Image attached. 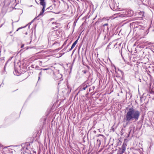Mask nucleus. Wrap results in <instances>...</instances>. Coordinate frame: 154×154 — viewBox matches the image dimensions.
<instances>
[{
    "instance_id": "33",
    "label": "nucleus",
    "mask_w": 154,
    "mask_h": 154,
    "mask_svg": "<svg viewBox=\"0 0 154 154\" xmlns=\"http://www.w3.org/2000/svg\"><path fill=\"white\" fill-rule=\"evenodd\" d=\"M116 45V44L114 45V46H115V45Z\"/></svg>"
},
{
    "instance_id": "27",
    "label": "nucleus",
    "mask_w": 154,
    "mask_h": 154,
    "mask_svg": "<svg viewBox=\"0 0 154 154\" xmlns=\"http://www.w3.org/2000/svg\"><path fill=\"white\" fill-rule=\"evenodd\" d=\"M25 34L26 35H27V32H26V33H25Z\"/></svg>"
},
{
    "instance_id": "11",
    "label": "nucleus",
    "mask_w": 154,
    "mask_h": 154,
    "mask_svg": "<svg viewBox=\"0 0 154 154\" xmlns=\"http://www.w3.org/2000/svg\"><path fill=\"white\" fill-rule=\"evenodd\" d=\"M53 9V7H52V6H51L47 8V10H52Z\"/></svg>"
},
{
    "instance_id": "10",
    "label": "nucleus",
    "mask_w": 154,
    "mask_h": 154,
    "mask_svg": "<svg viewBox=\"0 0 154 154\" xmlns=\"http://www.w3.org/2000/svg\"><path fill=\"white\" fill-rule=\"evenodd\" d=\"M97 143L98 145L99 146L101 144V141L100 140H99L98 139L97 140Z\"/></svg>"
},
{
    "instance_id": "22",
    "label": "nucleus",
    "mask_w": 154,
    "mask_h": 154,
    "mask_svg": "<svg viewBox=\"0 0 154 154\" xmlns=\"http://www.w3.org/2000/svg\"><path fill=\"white\" fill-rule=\"evenodd\" d=\"M69 44H68L66 46V49L68 47V46H69Z\"/></svg>"
},
{
    "instance_id": "34",
    "label": "nucleus",
    "mask_w": 154,
    "mask_h": 154,
    "mask_svg": "<svg viewBox=\"0 0 154 154\" xmlns=\"http://www.w3.org/2000/svg\"><path fill=\"white\" fill-rule=\"evenodd\" d=\"M110 43L109 44V45H108V46H109L110 45Z\"/></svg>"
},
{
    "instance_id": "36",
    "label": "nucleus",
    "mask_w": 154,
    "mask_h": 154,
    "mask_svg": "<svg viewBox=\"0 0 154 154\" xmlns=\"http://www.w3.org/2000/svg\"><path fill=\"white\" fill-rule=\"evenodd\" d=\"M96 131H94V132H95Z\"/></svg>"
},
{
    "instance_id": "31",
    "label": "nucleus",
    "mask_w": 154,
    "mask_h": 154,
    "mask_svg": "<svg viewBox=\"0 0 154 154\" xmlns=\"http://www.w3.org/2000/svg\"><path fill=\"white\" fill-rule=\"evenodd\" d=\"M33 20H32L31 22V23H32V22H33Z\"/></svg>"
},
{
    "instance_id": "7",
    "label": "nucleus",
    "mask_w": 154,
    "mask_h": 154,
    "mask_svg": "<svg viewBox=\"0 0 154 154\" xmlns=\"http://www.w3.org/2000/svg\"><path fill=\"white\" fill-rule=\"evenodd\" d=\"M62 77V75L59 73H57L54 75V78L55 80H57L60 79Z\"/></svg>"
},
{
    "instance_id": "13",
    "label": "nucleus",
    "mask_w": 154,
    "mask_h": 154,
    "mask_svg": "<svg viewBox=\"0 0 154 154\" xmlns=\"http://www.w3.org/2000/svg\"><path fill=\"white\" fill-rule=\"evenodd\" d=\"M49 10H47V8L45 10V11H46V12H45L44 13V14H46L47 12H52V11H49Z\"/></svg>"
},
{
    "instance_id": "28",
    "label": "nucleus",
    "mask_w": 154,
    "mask_h": 154,
    "mask_svg": "<svg viewBox=\"0 0 154 154\" xmlns=\"http://www.w3.org/2000/svg\"><path fill=\"white\" fill-rule=\"evenodd\" d=\"M61 49V48H58V50H60Z\"/></svg>"
},
{
    "instance_id": "17",
    "label": "nucleus",
    "mask_w": 154,
    "mask_h": 154,
    "mask_svg": "<svg viewBox=\"0 0 154 154\" xmlns=\"http://www.w3.org/2000/svg\"><path fill=\"white\" fill-rule=\"evenodd\" d=\"M49 69V68H45V69H42V70H48Z\"/></svg>"
},
{
    "instance_id": "6",
    "label": "nucleus",
    "mask_w": 154,
    "mask_h": 154,
    "mask_svg": "<svg viewBox=\"0 0 154 154\" xmlns=\"http://www.w3.org/2000/svg\"><path fill=\"white\" fill-rule=\"evenodd\" d=\"M108 26V24L107 23H105V24L103 25V26L104 27V28H103V30L104 32L105 31L107 32H108L109 28Z\"/></svg>"
},
{
    "instance_id": "30",
    "label": "nucleus",
    "mask_w": 154,
    "mask_h": 154,
    "mask_svg": "<svg viewBox=\"0 0 154 154\" xmlns=\"http://www.w3.org/2000/svg\"><path fill=\"white\" fill-rule=\"evenodd\" d=\"M33 20H32L31 22V23H32V22H33Z\"/></svg>"
},
{
    "instance_id": "1",
    "label": "nucleus",
    "mask_w": 154,
    "mask_h": 154,
    "mask_svg": "<svg viewBox=\"0 0 154 154\" xmlns=\"http://www.w3.org/2000/svg\"><path fill=\"white\" fill-rule=\"evenodd\" d=\"M140 116V112L139 111L133 107H130L127 109L123 120L127 123L133 121L136 122L138 120Z\"/></svg>"
},
{
    "instance_id": "37",
    "label": "nucleus",
    "mask_w": 154,
    "mask_h": 154,
    "mask_svg": "<svg viewBox=\"0 0 154 154\" xmlns=\"http://www.w3.org/2000/svg\"><path fill=\"white\" fill-rule=\"evenodd\" d=\"M96 131H94V132H95Z\"/></svg>"
},
{
    "instance_id": "24",
    "label": "nucleus",
    "mask_w": 154,
    "mask_h": 154,
    "mask_svg": "<svg viewBox=\"0 0 154 154\" xmlns=\"http://www.w3.org/2000/svg\"><path fill=\"white\" fill-rule=\"evenodd\" d=\"M131 128L130 129V131H129V133H130L131 132Z\"/></svg>"
},
{
    "instance_id": "21",
    "label": "nucleus",
    "mask_w": 154,
    "mask_h": 154,
    "mask_svg": "<svg viewBox=\"0 0 154 154\" xmlns=\"http://www.w3.org/2000/svg\"><path fill=\"white\" fill-rule=\"evenodd\" d=\"M57 43V42H54V43H53L52 45V46L54 45H55V44Z\"/></svg>"
},
{
    "instance_id": "20",
    "label": "nucleus",
    "mask_w": 154,
    "mask_h": 154,
    "mask_svg": "<svg viewBox=\"0 0 154 154\" xmlns=\"http://www.w3.org/2000/svg\"><path fill=\"white\" fill-rule=\"evenodd\" d=\"M24 44H22L21 46V48H23L24 47Z\"/></svg>"
},
{
    "instance_id": "35",
    "label": "nucleus",
    "mask_w": 154,
    "mask_h": 154,
    "mask_svg": "<svg viewBox=\"0 0 154 154\" xmlns=\"http://www.w3.org/2000/svg\"><path fill=\"white\" fill-rule=\"evenodd\" d=\"M11 33V32H10V33Z\"/></svg>"
},
{
    "instance_id": "3",
    "label": "nucleus",
    "mask_w": 154,
    "mask_h": 154,
    "mask_svg": "<svg viewBox=\"0 0 154 154\" xmlns=\"http://www.w3.org/2000/svg\"><path fill=\"white\" fill-rule=\"evenodd\" d=\"M126 146V144L124 143L122 145L121 148H120L118 151L117 154H123V153H124L125 150Z\"/></svg>"
},
{
    "instance_id": "16",
    "label": "nucleus",
    "mask_w": 154,
    "mask_h": 154,
    "mask_svg": "<svg viewBox=\"0 0 154 154\" xmlns=\"http://www.w3.org/2000/svg\"><path fill=\"white\" fill-rule=\"evenodd\" d=\"M82 72L84 73V74H86L87 72V71L86 70H83L82 71Z\"/></svg>"
},
{
    "instance_id": "18",
    "label": "nucleus",
    "mask_w": 154,
    "mask_h": 154,
    "mask_svg": "<svg viewBox=\"0 0 154 154\" xmlns=\"http://www.w3.org/2000/svg\"><path fill=\"white\" fill-rule=\"evenodd\" d=\"M120 52H121V56L122 57V58L124 59V57L122 56V50H121V51H120Z\"/></svg>"
},
{
    "instance_id": "25",
    "label": "nucleus",
    "mask_w": 154,
    "mask_h": 154,
    "mask_svg": "<svg viewBox=\"0 0 154 154\" xmlns=\"http://www.w3.org/2000/svg\"><path fill=\"white\" fill-rule=\"evenodd\" d=\"M120 72H121V73H122V74L123 73V72H122V71H121V70H120Z\"/></svg>"
},
{
    "instance_id": "4",
    "label": "nucleus",
    "mask_w": 154,
    "mask_h": 154,
    "mask_svg": "<svg viewBox=\"0 0 154 154\" xmlns=\"http://www.w3.org/2000/svg\"><path fill=\"white\" fill-rule=\"evenodd\" d=\"M86 82L87 81H86L80 86V91H82L83 90H85L88 87L89 85H87L86 84Z\"/></svg>"
},
{
    "instance_id": "26",
    "label": "nucleus",
    "mask_w": 154,
    "mask_h": 154,
    "mask_svg": "<svg viewBox=\"0 0 154 154\" xmlns=\"http://www.w3.org/2000/svg\"><path fill=\"white\" fill-rule=\"evenodd\" d=\"M21 154H24V152H22Z\"/></svg>"
},
{
    "instance_id": "19",
    "label": "nucleus",
    "mask_w": 154,
    "mask_h": 154,
    "mask_svg": "<svg viewBox=\"0 0 154 154\" xmlns=\"http://www.w3.org/2000/svg\"><path fill=\"white\" fill-rule=\"evenodd\" d=\"M99 136H103V137L104 136L103 135H102V134H99V135H98V136L99 137Z\"/></svg>"
},
{
    "instance_id": "5",
    "label": "nucleus",
    "mask_w": 154,
    "mask_h": 154,
    "mask_svg": "<svg viewBox=\"0 0 154 154\" xmlns=\"http://www.w3.org/2000/svg\"><path fill=\"white\" fill-rule=\"evenodd\" d=\"M110 7L111 9L114 11L117 10L118 8V6L114 3H113L112 4L110 5Z\"/></svg>"
},
{
    "instance_id": "8",
    "label": "nucleus",
    "mask_w": 154,
    "mask_h": 154,
    "mask_svg": "<svg viewBox=\"0 0 154 154\" xmlns=\"http://www.w3.org/2000/svg\"><path fill=\"white\" fill-rule=\"evenodd\" d=\"M53 26H54L53 28V29H55L56 28H57L59 27L60 26V24L59 23H56L53 22L52 23Z\"/></svg>"
},
{
    "instance_id": "2",
    "label": "nucleus",
    "mask_w": 154,
    "mask_h": 154,
    "mask_svg": "<svg viewBox=\"0 0 154 154\" xmlns=\"http://www.w3.org/2000/svg\"><path fill=\"white\" fill-rule=\"evenodd\" d=\"M121 14L120 16L122 17H131L133 14V12L132 11H124Z\"/></svg>"
},
{
    "instance_id": "9",
    "label": "nucleus",
    "mask_w": 154,
    "mask_h": 154,
    "mask_svg": "<svg viewBox=\"0 0 154 154\" xmlns=\"http://www.w3.org/2000/svg\"><path fill=\"white\" fill-rule=\"evenodd\" d=\"M78 39H77L73 43L71 47V48L69 49V50L68 51H71L74 47L75 46V45L78 42Z\"/></svg>"
},
{
    "instance_id": "32",
    "label": "nucleus",
    "mask_w": 154,
    "mask_h": 154,
    "mask_svg": "<svg viewBox=\"0 0 154 154\" xmlns=\"http://www.w3.org/2000/svg\"><path fill=\"white\" fill-rule=\"evenodd\" d=\"M42 69H43L41 68V69H40V70H42Z\"/></svg>"
},
{
    "instance_id": "29",
    "label": "nucleus",
    "mask_w": 154,
    "mask_h": 154,
    "mask_svg": "<svg viewBox=\"0 0 154 154\" xmlns=\"http://www.w3.org/2000/svg\"><path fill=\"white\" fill-rule=\"evenodd\" d=\"M106 18H105V19H106ZM106 20H109V19H106Z\"/></svg>"
},
{
    "instance_id": "14",
    "label": "nucleus",
    "mask_w": 154,
    "mask_h": 154,
    "mask_svg": "<svg viewBox=\"0 0 154 154\" xmlns=\"http://www.w3.org/2000/svg\"><path fill=\"white\" fill-rule=\"evenodd\" d=\"M38 75H39L38 79H40V76H41L42 75V72H40L39 73Z\"/></svg>"
},
{
    "instance_id": "15",
    "label": "nucleus",
    "mask_w": 154,
    "mask_h": 154,
    "mask_svg": "<svg viewBox=\"0 0 154 154\" xmlns=\"http://www.w3.org/2000/svg\"><path fill=\"white\" fill-rule=\"evenodd\" d=\"M67 40H66V41H65V42H64V43H63V46H64V45H66V44L67 43Z\"/></svg>"
},
{
    "instance_id": "23",
    "label": "nucleus",
    "mask_w": 154,
    "mask_h": 154,
    "mask_svg": "<svg viewBox=\"0 0 154 154\" xmlns=\"http://www.w3.org/2000/svg\"><path fill=\"white\" fill-rule=\"evenodd\" d=\"M69 44H68L66 46V49L68 47V46H69Z\"/></svg>"
},
{
    "instance_id": "12",
    "label": "nucleus",
    "mask_w": 154,
    "mask_h": 154,
    "mask_svg": "<svg viewBox=\"0 0 154 154\" xmlns=\"http://www.w3.org/2000/svg\"><path fill=\"white\" fill-rule=\"evenodd\" d=\"M26 26H25L24 27H19V28H18V29L16 30V31L17 32L19 30H20L21 29H22L23 28H25V27H26Z\"/></svg>"
}]
</instances>
